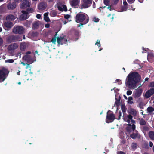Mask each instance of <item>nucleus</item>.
<instances>
[{"label": "nucleus", "mask_w": 154, "mask_h": 154, "mask_svg": "<svg viewBox=\"0 0 154 154\" xmlns=\"http://www.w3.org/2000/svg\"><path fill=\"white\" fill-rule=\"evenodd\" d=\"M123 4L124 5V6H127L128 5L127 2L126 1L124 2Z\"/></svg>", "instance_id": "13d9d810"}, {"label": "nucleus", "mask_w": 154, "mask_h": 154, "mask_svg": "<svg viewBox=\"0 0 154 154\" xmlns=\"http://www.w3.org/2000/svg\"><path fill=\"white\" fill-rule=\"evenodd\" d=\"M119 0H113V4L114 5H116L118 2Z\"/></svg>", "instance_id": "49530a36"}, {"label": "nucleus", "mask_w": 154, "mask_h": 154, "mask_svg": "<svg viewBox=\"0 0 154 154\" xmlns=\"http://www.w3.org/2000/svg\"><path fill=\"white\" fill-rule=\"evenodd\" d=\"M110 2V0H103V3L106 6L109 5Z\"/></svg>", "instance_id": "2f4dec72"}, {"label": "nucleus", "mask_w": 154, "mask_h": 154, "mask_svg": "<svg viewBox=\"0 0 154 154\" xmlns=\"http://www.w3.org/2000/svg\"><path fill=\"white\" fill-rule=\"evenodd\" d=\"M115 119V116L113 112L110 110H108L107 112L106 122L108 123L112 122Z\"/></svg>", "instance_id": "39448f33"}, {"label": "nucleus", "mask_w": 154, "mask_h": 154, "mask_svg": "<svg viewBox=\"0 0 154 154\" xmlns=\"http://www.w3.org/2000/svg\"><path fill=\"white\" fill-rule=\"evenodd\" d=\"M129 113L131 114V115H132L133 116H136L137 112L136 110L134 109L131 108L130 109Z\"/></svg>", "instance_id": "412c9836"}, {"label": "nucleus", "mask_w": 154, "mask_h": 154, "mask_svg": "<svg viewBox=\"0 0 154 154\" xmlns=\"http://www.w3.org/2000/svg\"><path fill=\"white\" fill-rule=\"evenodd\" d=\"M132 93V91L131 90H128L127 92V95H131Z\"/></svg>", "instance_id": "de8ad7c7"}, {"label": "nucleus", "mask_w": 154, "mask_h": 154, "mask_svg": "<svg viewBox=\"0 0 154 154\" xmlns=\"http://www.w3.org/2000/svg\"><path fill=\"white\" fill-rule=\"evenodd\" d=\"M128 2L130 4H131L134 3L135 0H127Z\"/></svg>", "instance_id": "09e8293b"}, {"label": "nucleus", "mask_w": 154, "mask_h": 154, "mask_svg": "<svg viewBox=\"0 0 154 154\" xmlns=\"http://www.w3.org/2000/svg\"><path fill=\"white\" fill-rule=\"evenodd\" d=\"M39 26V21L35 22L32 24V29H36L38 28Z\"/></svg>", "instance_id": "aec40b11"}, {"label": "nucleus", "mask_w": 154, "mask_h": 154, "mask_svg": "<svg viewBox=\"0 0 154 154\" xmlns=\"http://www.w3.org/2000/svg\"><path fill=\"white\" fill-rule=\"evenodd\" d=\"M131 121L132 123H133V124H134V123H135L136 122L135 121L133 120L132 119H131Z\"/></svg>", "instance_id": "69168bd1"}, {"label": "nucleus", "mask_w": 154, "mask_h": 154, "mask_svg": "<svg viewBox=\"0 0 154 154\" xmlns=\"http://www.w3.org/2000/svg\"><path fill=\"white\" fill-rule=\"evenodd\" d=\"M57 15V12L55 11H52L50 13V15L52 17H55Z\"/></svg>", "instance_id": "393cba45"}, {"label": "nucleus", "mask_w": 154, "mask_h": 154, "mask_svg": "<svg viewBox=\"0 0 154 154\" xmlns=\"http://www.w3.org/2000/svg\"><path fill=\"white\" fill-rule=\"evenodd\" d=\"M93 7L94 8H95V3L94 2H93Z\"/></svg>", "instance_id": "338daca9"}, {"label": "nucleus", "mask_w": 154, "mask_h": 154, "mask_svg": "<svg viewBox=\"0 0 154 154\" xmlns=\"http://www.w3.org/2000/svg\"><path fill=\"white\" fill-rule=\"evenodd\" d=\"M22 0H14V2H15L16 3V2L19 3V2H21Z\"/></svg>", "instance_id": "4d7b16f0"}, {"label": "nucleus", "mask_w": 154, "mask_h": 154, "mask_svg": "<svg viewBox=\"0 0 154 154\" xmlns=\"http://www.w3.org/2000/svg\"><path fill=\"white\" fill-rule=\"evenodd\" d=\"M48 12L45 13L44 14V19L47 22H50L51 21L50 20L48 17Z\"/></svg>", "instance_id": "a211bd4d"}, {"label": "nucleus", "mask_w": 154, "mask_h": 154, "mask_svg": "<svg viewBox=\"0 0 154 154\" xmlns=\"http://www.w3.org/2000/svg\"><path fill=\"white\" fill-rule=\"evenodd\" d=\"M17 6V4L14 2L12 3L10 2L7 5V8L8 10H14L16 8Z\"/></svg>", "instance_id": "f8f14e48"}, {"label": "nucleus", "mask_w": 154, "mask_h": 154, "mask_svg": "<svg viewBox=\"0 0 154 154\" xmlns=\"http://www.w3.org/2000/svg\"><path fill=\"white\" fill-rule=\"evenodd\" d=\"M95 45L98 46L99 47H100L101 46V45H100V41L99 40H97V41L95 43Z\"/></svg>", "instance_id": "a18cd8bd"}, {"label": "nucleus", "mask_w": 154, "mask_h": 154, "mask_svg": "<svg viewBox=\"0 0 154 154\" xmlns=\"http://www.w3.org/2000/svg\"><path fill=\"white\" fill-rule=\"evenodd\" d=\"M144 146V147L146 148H148V142H146L145 143Z\"/></svg>", "instance_id": "603ef678"}, {"label": "nucleus", "mask_w": 154, "mask_h": 154, "mask_svg": "<svg viewBox=\"0 0 154 154\" xmlns=\"http://www.w3.org/2000/svg\"><path fill=\"white\" fill-rule=\"evenodd\" d=\"M153 143L152 142L150 141V142H149V146H150V147H152V146H153Z\"/></svg>", "instance_id": "0e129e2a"}, {"label": "nucleus", "mask_w": 154, "mask_h": 154, "mask_svg": "<svg viewBox=\"0 0 154 154\" xmlns=\"http://www.w3.org/2000/svg\"><path fill=\"white\" fill-rule=\"evenodd\" d=\"M93 0H83V3L81 7L86 8L89 7L91 5Z\"/></svg>", "instance_id": "6e6552de"}, {"label": "nucleus", "mask_w": 154, "mask_h": 154, "mask_svg": "<svg viewBox=\"0 0 154 154\" xmlns=\"http://www.w3.org/2000/svg\"><path fill=\"white\" fill-rule=\"evenodd\" d=\"M151 94H150V93L147 91L145 93V96L146 98H148L150 97L151 96Z\"/></svg>", "instance_id": "cd10ccee"}, {"label": "nucleus", "mask_w": 154, "mask_h": 154, "mask_svg": "<svg viewBox=\"0 0 154 154\" xmlns=\"http://www.w3.org/2000/svg\"><path fill=\"white\" fill-rule=\"evenodd\" d=\"M76 21L77 23H81L80 25L82 26L85 24L89 21V18L88 16L85 15L81 12L78 13L75 17Z\"/></svg>", "instance_id": "f03ea898"}, {"label": "nucleus", "mask_w": 154, "mask_h": 154, "mask_svg": "<svg viewBox=\"0 0 154 154\" xmlns=\"http://www.w3.org/2000/svg\"><path fill=\"white\" fill-rule=\"evenodd\" d=\"M115 99L116 100V101L115 102V104L117 106H119L120 104V101H119V100H118V99L116 98H115Z\"/></svg>", "instance_id": "58836bf2"}, {"label": "nucleus", "mask_w": 154, "mask_h": 154, "mask_svg": "<svg viewBox=\"0 0 154 154\" xmlns=\"http://www.w3.org/2000/svg\"><path fill=\"white\" fill-rule=\"evenodd\" d=\"M142 130L144 131H148L149 130V128L147 126H144L142 128Z\"/></svg>", "instance_id": "72a5a7b5"}, {"label": "nucleus", "mask_w": 154, "mask_h": 154, "mask_svg": "<svg viewBox=\"0 0 154 154\" xmlns=\"http://www.w3.org/2000/svg\"><path fill=\"white\" fill-rule=\"evenodd\" d=\"M50 26V25L49 23H47L46 24H45V27L46 28H49Z\"/></svg>", "instance_id": "864d4df0"}, {"label": "nucleus", "mask_w": 154, "mask_h": 154, "mask_svg": "<svg viewBox=\"0 0 154 154\" xmlns=\"http://www.w3.org/2000/svg\"><path fill=\"white\" fill-rule=\"evenodd\" d=\"M80 2V0H72L70 1V3L72 7L76 8L79 5Z\"/></svg>", "instance_id": "ddd939ff"}, {"label": "nucleus", "mask_w": 154, "mask_h": 154, "mask_svg": "<svg viewBox=\"0 0 154 154\" xmlns=\"http://www.w3.org/2000/svg\"><path fill=\"white\" fill-rule=\"evenodd\" d=\"M117 154H125V153L122 151H119L118 153Z\"/></svg>", "instance_id": "e2e57ef3"}, {"label": "nucleus", "mask_w": 154, "mask_h": 154, "mask_svg": "<svg viewBox=\"0 0 154 154\" xmlns=\"http://www.w3.org/2000/svg\"><path fill=\"white\" fill-rule=\"evenodd\" d=\"M30 7V3L28 0H23L20 5V7L22 9H24Z\"/></svg>", "instance_id": "1a4fd4ad"}, {"label": "nucleus", "mask_w": 154, "mask_h": 154, "mask_svg": "<svg viewBox=\"0 0 154 154\" xmlns=\"http://www.w3.org/2000/svg\"><path fill=\"white\" fill-rule=\"evenodd\" d=\"M133 100V98L131 97H129L128 98V103L129 104H132L133 103V101L131 100Z\"/></svg>", "instance_id": "7c9ffc66"}, {"label": "nucleus", "mask_w": 154, "mask_h": 154, "mask_svg": "<svg viewBox=\"0 0 154 154\" xmlns=\"http://www.w3.org/2000/svg\"><path fill=\"white\" fill-rule=\"evenodd\" d=\"M23 58L25 60L28 61L30 60V57L29 55H26L23 57Z\"/></svg>", "instance_id": "c85d7f7f"}, {"label": "nucleus", "mask_w": 154, "mask_h": 154, "mask_svg": "<svg viewBox=\"0 0 154 154\" xmlns=\"http://www.w3.org/2000/svg\"><path fill=\"white\" fill-rule=\"evenodd\" d=\"M128 8L127 6H123L122 7L121 9L122 11H125Z\"/></svg>", "instance_id": "a19ab883"}, {"label": "nucleus", "mask_w": 154, "mask_h": 154, "mask_svg": "<svg viewBox=\"0 0 154 154\" xmlns=\"http://www.w3.org/2000/svg\"><path fill=\"white\" fill-rule=\"evenodd\" d=\"M148 135L149 137L152 140H154V131H150L149 132Z\"/></svg>", "instance_id": "5701e85b"}, {"label": "nucleus", "mask_w": 154, "mask_h": 154, "mask_svg": "<svg viewBox=\"0 0 154 154\" xmlns=\"http://www.w3.org/2000/svg\"><path fill=\"white\" fill-rule=\"evenodd\" d=\"M119 117H118V118L117 119L118 120H119L121 119V115H122V113L121 111H120L119 112Z\"/></svg>", "instance_id": "3c124183"}, {"label": "nucleus", "mask_w": 154, "mask_h": 154, "mask_svg": "<svg viewBox=\"0 0 154 154\" xmlns=\"http://www.w3.org/2000/svg\"><path fill=\"white\" fill-rule=\"evenodd\" d=\"M18 47V44L17 43H14L9 45L8 47V49L10 51H14L17 49Z\"/></svg>", "instance_id": "9b49d317"}, {"label": "nucleus", "mask_w": 154, "mask_h": 154, "mask_svg": "<svg viewBox=\"0 0 154 154\" xmlns=\"http://www.w3.org/2000/svg\"><path fill=\"white\" fill-rule=\"evenodd\" d=\"M63 37H62L60 36V37H58L57 39V42L58 44L60 45L61 41L63 40Z\"/></svg>", "instance_id": "a878e982"}, {"label": "nucleus", "mask_w": 154, "mask_h": 154, "mask_svg": "<svg viewBox=\"0 0 154 154\" xmlns=\"http://www.w3.org/2000/svg\"><path fill=\"white\" fill-rule=\"evenodd\" d=\"M140 120L139 124L141 125H146V122L143 118H139Z\"/></svg>", "instance_id": "4be33fe9"}, {"label": "nucleus", "mask_w": 154, "mask_h": 154, "mask_svg": "<svg viewBox=\"0 0 154 154\" xmlns=\"http://www.w3.org/2000/svg\"><path fill=\"white\" fill-rule=\"evenodd\" d=\"M99 19L98 18H97L96 17H94L93 20L95 22H98L99 21Z\"/></svg>", "instance_id": "37998d69"}, {"label": "nucleus", "mask_w": 154, "mask_h": 154, "mask_svg": "<svg viewBox=\"0 0 154 154\" xmlns=\"http://www.w3.org/2000/svg\"><path fill=\"white\" fill-rule=\"evenodd\" d=\"M41 17V15L40 14H38L36 15V17L38 19H40Z\"/></svg>", "instance_id": "6e6d98bb"}, {"label": "nucleus", "mask_w": 154, "mask_h": 154, "mask_svg": "<svg viewBox=\"0 0 154 154\" xmlns=\"http://www.w3.org/2000/svg\"><path fill=\"white\" fill-rule=\"evenodd\" d=\"M21 12L23 14L25 15L26 16H27V15L28 14V11L27 10L26 11L23 10Z\"/></svg>", "instance_id": "ea45409f"}, {"label": "nucleus", "mask_w": 154, "mask_h": 154, "mask_svg": "<svg viewBox=\"0 0 154 154\" xmlns=\"http://www.w3.org/2000/svg\"><path fill=\"white\" fill-rule=\"evenodd\" d=\"M14 60L13 59H8L5 60L6 62H8L10 63H12L14 62Z\"/></svg>", "instance_id": "e433bc0d"}, {"label": "nucleus", "mask_w": 154, "mask_h": 154, "mask_svg": "<svg viewBox=\"0 0 154 154\" xmlns=\"http://www.w3.org/2000/svg\"><path fill=\"white\" fill-rule=\"evenodd\" d=\"M22 40V38L17 35H9L6 38V42L8 44L15 42L20 41Z\"/></svg>", "instance_id": "7ed1b4c3"}, {"label": "nucleus", "mask_w": 154, "mask_h": 154, "mask_svg": "<svg viewBox=\"0 0 154 154\" xmlns=\"http://www.w3.org/2000/svg\"><path fill=\"white\" fill-rule=\"evenodd\" d=\"M26 10L28 11V12L29 13H32L33 11V9L31 8H30V7H28V8L26 9Z\"/></svg>", "instance_id": "4c0bfd02"}, {"label": "nucleus", "mask_w": 154, "mask_h": 154, "mask_svg": "<svg viewBox=\"0 0 154 154\" xmlns=\"http://www.w3.org/2000/svg\"><path fill=\"white\" fill-rule=\"evenodd\" d=\"M58 8L59 10L60 11H63V9L62 8H61L60 7H58Z\"/></svg>", "instance_id": "052dcab7"}, {"label": "nucleus", "mask_w": 154, "mask_h": 154, "mask_svg": "<svg viewBox=\"0 0 154 154\" xmlns=\"http://www.w3.org/2000/svg\"><path fill=\"white\" fill-rule=\"evenodd\" d=\"M24 31V29L21 26H17L15 27L13 30V32L14 33L22 34L23 33Z\"/></svg>", "instance_id": "423d86ee"}, {"label": "nucleus", "mask_w": 154, "mask_h": 154, "mask_svg": "<svg viewBox=\"0 0 154 154\" xmlns=\"http://www.w3.org/2000/svg\"><path fill=\"white\" fill-rule=\"evenodd\" d=\"M47 7V4L45 2H42L39 3L38 5V8L41 11L45 9Z\"/></svg>", "instance_id": "9d476101"}, {"label": "nucleus", "mask_w": 154, "mask_h": 154, "mask_svg": "<svg viewBox=\"0 0 154 154\" xmlns=\"http://www.w3.org/2000/svg\"><path fill=\"white\" fill-rule=\"evenodd\" d=\"M108 9H109L110 11H112V8H111V6L109 5L107 7Z\"/></svg>", "instance_id": "680f3d73"}, {"label": "nucleus", "mask_w": 154, "mask_h": 154, "mask_svg": "<svg viewBox=\"0 0 154 154\" xmlns=\"http://www.w3.org/2000/svg\"><path fill=\"white\" fill-rule=\"evenodd\" d=\"M136 133L133 132L132 134L130 135V137L133 139H135L137 137L140 138V135H138V131L135 130Z\"/></svg>", "instance_id": "dca6fc26"}, {"label": "nucleus", "mask_w": 154, "mask_h": 154, "mask_svg": "<svg viewBox=\"0 0 154 154\" xmlns=\"http://www.w3.org/2000/svg\"><path fill=\"white\" fill-rule=\"evenodd\" d=\"M132 116L131 114H129L125 116L123 119L125 121L127 122L128 124H130L131 122V119H132Z\"/></svg>", "instance_id": "2eb2a0df"}, {"label": "nucleus", "mask_w": 154, "mask_h": 154, "mask_svg": "<svg viewBox=\"0 0 154 154\" xmlns=\"http://www.w3.org/2000/svg\"><path fill=\"white\" fill-rule=\"evenodd\" d=\"M128 126L126 128V130L127 133L130 134L132 131H135L136 126L135 124H133L131 125L130 124H128Z\"/></svg>", "instance_id": "0eeeda50"}, {"label": "nucleus", "mask_w": 154, "mask_h": 154, "mask_svg": "<svg viewBox=\"0 0 154 154\" xmlns=\"http://www.w3.org/2000/svg\"><path fill=\"white\" fill-rule=\"evenodd\" d=\"M121 80L120 79H117L116 80V82H120Z\"/></svg>", "instance_id": "774afa93"}, {"label": "nucleus", "mask_w": 154, "mask_h": 154, "mask_svg": "<svg viewBox=\"0 0 154 154\" xmlns=\"http://www.w3.org/2000/svg\"><path fill=\"white\" fill-rule=\"evenodd\" d=\"M56 37H54V38H53L51 40V41L54 44H55V42H56Z\"/></svg>", "instance_id": "79ce46f5"}, {"label": "nucleus", "mask_w": 154, "mask_h": 154, "mask_svg": "<svg viewBox=\"0 0 154 154\" xmlns=\"http://www.w3.org/2000/svg\"><path fill=\"white\" fill-rule=\"evenodd\" d=\"M121 109L123 113L125 112L126 111L125 106L124 105H122L121 106Z\"/></svg>", "instance_id": "473e14b6"}, {"label": "nucleus", "mask_w": 154, "mask_h": 154, "mask_svg": "<svg viewBox=\"0 0 154 154\" xmlns=\"http://www.w3.org/2000/svg\"><path fill=\"white\" fill-rule=\"evenodd\" d=\"M147 110L149 113H151L154 111V108L152 107H149L147 108Z\"/></svg>", "instance_id": "c756f323"}, {"label": "nucleus", "mask_w": 154, "mask_h": 154, "mask_svg": "<svg viewBox=\"0 0 154 154\" xmlns=\"http://www.w3.org/2000/svg\"><path fill=\"white\" fill-rule=\"evenodd\" d=\"M141 79V76L137 72H133L130 73L127 77L126 80V85L130 89H134Z\"/></svg>", "instance_id": "f257e3e1"}, {"label": "nucleus", "mask_w": 154, "mask_h": 154, "mask_svg": "<svg viewBox=\"0 0 154 154\" xmlns=\"http://www.w3.org/2000/svg\"><path fill=\"white\" fill-rule=\"evenodd\" d=\"M4 25L5 27L8 28H11L13 26V23L10 21L5 22Z\"/></svg>", "instance_id": "f3484780"}, {"label": "nucleus", "mask_w": 154, "mask_h": 154, "mask_svg": "<svg viewBox=\"0 0 154 154\" xmlns=\"http://www.w3.org/2000/svg\"><path fill=\"white\" fill-rule=\"evenodd\" d=\"M137 144L136 143H132L131 145V147L132 149H136L137 148Z\"/></svg>", "instance_id": "f704fd0d"}, {"label": "nucleus", "mask_w": 154, "mask_h": 154, "mask_svg": "<svg viewBox=\"0 0 154 154\" xmlns=\"http://www.w3.org/2000/svg\"><path fill=\"white\" fill-rule=\"evenodd\" d=\"M143 92L141 88L138 89L134 93V97L138 98L140 97L141 95Z\"/></svg>", "instance_id": "4468645a"}, {"label": "nucleus", "mask_w": 154, "mask_h": 154, "mask_svg": "<svg viewBox=\"0 0 154 154\" xmlns=\"http://www.w3.org/2000/svg\"><path fill=\"white\" fill-rule=\"evenodd\" d=\"M29 68H30V64H26V69H27Z\"/></svg>", "instance_id": "bf43d9fd"}, {"label": "nucleus", "mask_w": 154, "mask_h": 154, "mask_svg": "<svg viewBox=\"0 0 154 154\" xmlns=\"http://www.w3.org/2000/svg\"><path fill=\"white\" fill-rule=\"evenodd\" d=\"M151 86L154 87V81L150 83Z\"/></svg>", "instance_id": "5fc2aeb1"}, {"label": "nucleus", "mask_w": 154, "mask_h": 154, "mask_svg": "<svg viewBox=\"0 0 154 154\" xmlns=\"http://www.w3.org/2000/svg\"><path fill=\"white\" fill-rule=\"evenodd\" d=\"M63 10H64V11H66V12L67 11V9L66 6L65 5H63Z\"/></svg>", "instance_id": "8fccbe9b"}, {"label": "nucleus", "mask_w": 154, "mask_h": 154, "mask_svg": "<svg viewBox=\"0 0 154 154\" xmlns=\"http://www.w3.org/2000/svg\"><path fill=\"white\" fill-rule=\"evenodd\" d=\"M151 95L154 94V88H151L148 91Z\"/></svg>", "instance_id": "c9c22d12"}, {"label": "nucleus", "mask_w": 154, "mask_h": 154, "mask_svg": "<svg viewBox=\"0 0 154 154\" xmlns=\"http://www.w3.org/2000/svg\"><path fill=\"white\" fill-rule=\"evenodd\" d=\"M8 69L3 67L0 69V80L4 81L6 79L9 73Z\"/></svg>", "instance_id": "20e7f679"}, {"label": "nucleus", "mask_w": 154, "mask_h": 154, "mask_svg": "<svg viewBox=\"0 0 154 154\" xmlns=\"http://www.w3.org/2000/svg\"><path fill=\"white\" fill-rule=\"evenodd\" d=\"M16 18L15 16L12 14H10L7 16L6 19L7 20L12 21L14 20Z\"/></svg>", "instance_id": "6ab92c4d"}, {"label": "nucleus", "mask_w": 154, "mask_h": 154, "mask_svg": "<svg viewBox=\"0 0 154 154\" xmlns=\"http://www.w3.org/2000/svg\"><path fill=\"white\" fill-rule=\"evenodd\" d=\"M20 19L22 20H25L27 19V16H26L24 14H22L20 16Z\"/></svg>", "instance_id": "bb28decb"}, {"label": "nucleus", "mask_w": 154, "mask_h": 154, "mask_svg": "<svg viewBox=\"0 0 154 154\" xmlns=\"http://www.w3.org/2000/svg\"><path fill=\"white\" fill-rule=\"evenodd\" d=\"M71 16L70 15H69V14H66V15H65L64 16V17L65 19H68Z\"/></svg>", "instance_id": "c03bdc74"}, {"label": "nucleus", "mask_w": 154, "mask_h": 154, "mask_svg": "<svg viewBox=\"0 0 154 154\" xmlns=\"http://www.w3.org/2000/svg\"><path fill=\"white\" fill-rule=\"evenodd\" d=\"M26 48V44L24 43H22L20 45V48L21 50H24Z\"/></svg>", "instance_id": "b1692460"}]
</instances>
